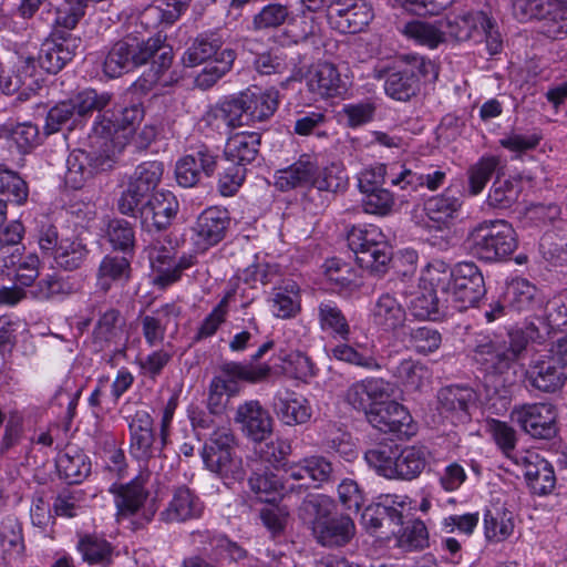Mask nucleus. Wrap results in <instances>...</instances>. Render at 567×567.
<instances>
[{"label":"nucleus","mask_w":567,"mask_h":567,"mask_svg":"<svg viewBox=\"0 0 567 567\" xmlns=\"http://www.w3.org/2000/svg\"><path fill=\"white\" fill-rule=\"evenodd\" d=\"M499 169H502L501 156L493 154L482 155L474 164L470 165L466 171V195L468 197L478 196Z\"/></svg>","instance_id":"37998d69"},{"label":"nucleus","mask_w":567,"mask_h":567,"mask_svg":"<svg viewBox=\"0 0 567 567\" xmlns=\"http://www.w3.org/2000/svg\"><path fill=\"white\" fill-rule=\"evenodd\" d=\"M380 101L378 96H368L361 101L344 104L340 114L348 127L358 128L374 120Z\"/></svg>","instance_id":"bf43d9fd"},{"label":"nucleus","mask_w":567,"mask_h":567,"mask_svg":"<svg viewBox=\"0 0 567 567\" xmlns=\"http://www.w3.org/2000/svg\"><path fill=\"white\" fill-rule=\"evenodd\" d=\"M195 535L200 538L202 544H207L209 546L210 555H213L215 559L239 561L247 557V550L225 534L205 530L197 532Z\"/></svg>","instance_id":"603ef678"},{"label":"nucleus","mask_w":567,"mask_h":567,"mask_svg":"<svg viewBox=\"0 0 567 567\" xmlns=\"http://www.w3.org/2000/svg\"><path fill=\"white\" fill-rule=\"evenodd\" d=\"M148 70L134 82L136 91L147 93L156 85L166 86L165 73L171 69L174 53L173 47L167 43L166 34L157 32L147 40L126 37L114 43L107 51L103 61V72L106 76L115 79L148 62Z\"/></svg>","instance_id":"f03ea898"},{"label":"nucleus","mask_w":567,"mask_h":567,"mask_svg":"<svg viewBox=\"0 0 567 567\" xmlns=\"http://www.w3.org/2000/svg\"><path fill=\"white\" fill-rule=\"evenodd\" d=\"M272 315L279 319L296 318L301 311V293L299 285L291 279L282 280L274 287L269 300Z\"/></svg>","instance_id":"79ce46f5"},{"label":"nucleus","mask_w":567,"mask_h":567,"mask_svg":"<svg viewBox=\"0 0 567 567\" xmlns=\"http://www.w3.org/2000/svg\"><path fill=\"white\" fill-rule=\"evenodd\" d=\"M274 177L275 186L280 192L305 189L301 204L312 215L323 212L331 199L349 186V177L342 163L332 162L321 167L315 153L300 154L289 166L277 169Z\"/></svg>","instance_id":"f257e3e1"},{"label":"nucleus","mask_w":567,"mask_h":567,"mask_svg":"<svg viewBox=\"0 0 567 567\" xmlns=\"http://www.w3.org/2000/svg\"><path fill=\"white\" fill-rule=\"evenodd\" d=\"M231 217L221 206L206 207L190 227V241L196 252L205 254L220 244L230 228Z\"/></svg>","instance_id":"9d476101"},{"label":"nucleus","mask_w":567,"mask_h":567,"mask_svg":"<svg viewBox=\"0 0 567 567\" xmlns=\"http://www.w3.org/2000/svg\"><path fill=\"white\" fill-rule=\"evenodd\" d=\"M128 452L144 470L154 458L166 457L164 450L168 444L169 435L156 429L155 420L146 410H136L127 417Z\"/></svg>","instance_id":"0eeeda50"},{"label":"nucleus","mask_w":567,"mask_h":567,"mask_svg":"<svg viewBox=\"0 0 567 567\" xmlns=\"http://www.w3.org/2000/svg\"><path fill=\"white\" fill-rule=\"evenodd\" d=\"M316 311L317 322L323 336L334 341H351L350 321L334 300L320 301Z\"/></svg>","instance_id":"bb28decb"},{"label":"nucleus","mask_w":567,"mask_h":567,"mask_svg":"<svg viewBox=\"0 0 567 567\" xmlns=\"http://www.w3.org/2000/svg\"><path fill=\"white\" fill-rule=\"evenodd\" d=\"M248 486L256 499L268 504L279 498L284 487L279 477L268 467L254 470L248 477Z\"/></svg>","instance_id":"8fccbe9b"},{"label":"nucleus","mask_w":567,"mask_h":567,"mask_svg":"<svg viewBox=\"0 0 567 567\" xmlns=\"http://www.w3.org/2000/svg\"><path fill=\"white\" fill-rule=\"evenodd\" d=\"M14 52L17 54L16 74L22 81L25 89L34 90L39 86L40 81H43V69L38 64V56L30 51L28 44H14Z\"/></svg>","instance_id":"864d4df0"},{"label":"nucleus","mask_w":567,"mask_h":567,"mask_svg":"<svg viewBox=\"0 0 567 567\" xmlns=\"http://www.w3.org/2000/svg\"><path fill=\"white\" fill-rule=\"evenodd\" d=\"M329 19L341 33L355 34L373 19V9L365 0H342L336 3Z\"/></svg>","instance_id":"aec40b11"},{"label":"nucleus","mask_w":567,"mask_h":567,"mask_svg":"<svg viewBox=\"0 0 567 567\" xmlns=\"http://www.w3.org/2000/svg\"><path fill=\"white\" fill-rule=\"evenodd\" d=\"M298 515L324 547L346 546L355 534L350 516L338 514L334 501L324 494H308L298 508Z\"/></svg>","instance_id":"7ed1b4c3"},{"label":"nucleus","mask_w":567,"mask_h":567,"mask_svg":"<svg viewBox=\"0 0 567 567\" xmlns=\"http://www.w3.org/2000/svg\"><path fill=\"white\" fill-rule=\"evenodd\" d=\"M270 374L267 363L227 362L221 367V375L215 377V388L220 389L227 396H234L239 392V381L257 383Z\"/></svg>","instance_id":"6ab92c4d"},{"label":"nucleus","mask_w":567,"mask_h":567,"mask_svg":"<svg viewBox=\"0 0 567 567\" xmlns=\"http://www.w3.org/2000/svg\"><path fill=\"white\" fill-rule=\"evenodd\" d=\"M368 422L380 432L399 440H408L416 433L409 410L396 401H380L368 411Z\"/></svg>","instance_id":"f8f14e48"},{"label":"nucleus","mask_w":567,"mask_h":567,"mask_svg":"<svg viewBox=\"0 0 567 567\" xmlns=\"http://www.w3.org/2000/svg\"><path fill=\"white\" fill-rule=\"evenodd\" d=\"M389 383L382 378L368 377L352 383L346 391L344 400L357 411H363L368 417V411L373 404H378L386 398Z\"/></svg>","instance_id":"cd10ccee"},{"label":"nucleus","mask_w":567,"mask_h":567,"mask_svg":"<svg viewBox=\"0 0 567 567\" xmlns=\"http://www.w3.org/2000/svg\"><path fill=\"white\" fill-rule=\"evenodd\" d=\"M58 475L68 484H81L91 474L92 462L81 449L69 446L55 458Z\"/></svg>","instance_id":"7c9ffc66"},{"label":"nucleus","mask_w":567,"mask_h":567,"mask_svg":"<svg viewBox=\"0 0 567 567\" xmlns=\"http://www.w3.org/2000/svg\"><path fill=\"white\" fill-rule=\"evenodd\" d=\"M248 124L269 120L279 106V92L275 89L241 91Z\"/></svg>","instance_id":"e433bc0d"},{"label":"nucleus","mask_w":567,"mask_h":567,"mask_svg":"<svg viewBox=\"0 0 567 567\" xmlns=\"http://www.w3.org/2000/svg\"><path fill=\"white\" fill-rule=\"evenodd\" d=\"M236 51L226 49L220 54V60L207 63L206 66L196 75L195 85L200 90L212 89L220 79H223L233 68L236 60Z\"/></svg>","instance_id":"e2e57ef3"},{"label":"nucleus","mask_w":567,"mask_h":567,"mask_svg":"<svg viewBox=\"0 0 567 567\" xmlns=\"http://www.w3.org/2000/svg\"><path fill=\"white\" fill-rule=\"evenodd\" d=\"M324 277L332 292L352 293L362 286L359 271L349 262L339 258H330L324 262Z\"/></svg>","instance_id":"c9c22d12"},{"label":"nucleus","mask_w":567,"mask_h":567,"mask_svg":"<svg viewBox=\"0 0 567 567\" xmlns=\"http://www.w3.org/2000/svg\"><path fill=\"white\" fill-rule=\"evenodd\" d=\"M1 135L17 147L19 154H27L39 144V128L31 122L4 125Z\"/></svg>","instance_id":"052dcab7"},{"label":"nucleus","mask_w":567,"mask_h":567,"mask_svg":"<svg viewBox=\"0 0 567 567\" xmlns=\"http://www.w3.org/2000/svg\"><path fill=\"white\" fill-rule=\"evenodd\" d=\"M134 256L106 254L96 271V289L103 293L109 292L113 287L125 286L132 276V260Z\"/></svg>","instance_id":"a878e982"},{"label":"nucleus","mask_w":567,"mask_h":567,"mask_svg":"<svg viewBox=\"0 0 567 567\" xmlns=\"http://www.w3.org/2000/svg\"><path fill=\"white\" fill-rule=\"evenodd\" d=\"M287 27L280 35L281 45H295L308 40L315 34L316 19L312 14H298L289 18Z\"/></svg>","instance_id":"338daca9"},{"label":"nucleus","mask_w":567,"mask_h":567,"mask_svg":"<svg viewBox=\"0 0 567 567\" xmlns=\"http://www.w3.org/2000/svg\"><path fill=\"white\" fill-rule=\"evenodd\" d=\"M261 133L243 131L231 134L225 145L224 154L230 163L239 164L247 168L260 152Z\"/></svg>","instance_id":"f704fd0d"},{"label":"nucleus","mask_w":567,"mask_h":567,"mask_svg":"<svg viewBox=\"0 0 567 567\" xmlns=\"http://www.w3.org/2000/svg\"><path fill=\"white\" fill-rule=\"evenodd\" d=\"M454 278V267L441 259L431 260L421 276V285L423 289H431L443 298L449 297L451 285Z\"/></svg>","instance_id":"3c124183"},{"label":"nucleus","mask_w":567,"mask_h":567,"mask_svg":"<svg viewBox=\"0 0 567 567\" xmlns=\"http://www.w3.org/2000/svg\"><path fill=\"white\" fill-rule=\"evenodd\" d=\"M471 355L477 369L485 375H502L513 365V355L508 354L507 342L496 337H477Z\"/></svg>","instance_id":"2eb2a0df"},{"label":"nucleus","mask_w":567,"mask_h":567,"mask_svg":"<svg viewBox=\"0 0 567 567\" xmlns=\"http://www.w3.org/2000/svg\"><path fill=\"white\" fill-rule=\"evenodd\" d=\"M76 290L74 277L54 271L41 277L32 289H29V297L38 301H61L76 292Z\"/></svg>","instance_id":"72a5a7b5"},{"label":"nucleus","mask_w":567,"mask_h":567,"mask_svg":"<svg viewBox=\"0 0 567 567\" xmlns=\"http://www.w3.org/2000/svg\"><path fill=\"white\" fill-rule=\"evenodd\" d=\"M338 342V344L331 347L326 346V351L331 359L369 371H380L382 369V363L372 353L358 351L354 347L350 346V341Z\"/></svg>","instance_id":"5fc2aeb1"},{"label":"nucleus","mask_w":567,"mask_h":567,"mask_svg":"<svg viewBox=\"0 0 567 567\" xmlns=\"http://www.w3.org/2000/svg\"><path fill=\"white\" fill-rule=\"evenodd\" d=\"M462 205V198L452 194V189L447 187L440 195L425 200L424 212L431 220L446 224L457 216Z\"/></svg>","instance_id":"de8ad7c7"},{"label":"nucleus","mask_w":567,"mask_h":567,"mask_svg":"<svg viewBox=\"0 0 567 567\" xmlns=\"http://www.w3.org/2000/svg\"><path fill=\"white\" fill-rule=\"evenodd\" d=\"M235 442L230 430L216 429L205 442L202 456L205 465L218 475H227L231 472V451Z\"/></svg>","instance_id":"412c9836"},{"label":"nucleus","mask_w":567,"mask_h":567,"mask_svg":"<svg viewBox=\"0 0 567 567\" xmlns=\"http://www.w3.org/2000/svg\"><path fill=\"white\" fill-rule=\"evenodd\" d=\"M78 542L75 548L82 560L89 565L107 566L113 560L114 546L103 534L76 533Z\"/></svg>","instance_id":"a19ab883"},{"label":"nucleus","mask_w":567,"mask_h":567,"mask_svg":"<svg viewBox=\"0 0 567 567\" xmlns=\"http://www.w3.org/2000/svg\"><path fill=\"white\" fill-rule=\"evenodd\" d=\"M451 308L447 298H443L442 295L431 290L423 289L417 296H415L410 305V311L412 316L421 320H437L444 316Z\"/></svg>","instance_id":"09e8293b"},{"label":"nucleus","mask_w":567,"mask_h":567,"mask_svg":"<svg viewBox=\"0 0 567 567\" xmlns=\"http://www.w3.org/2000/svg\"><path fill=\"white\" fill-rule=\"evenodd\" d=\"M526 379L533 388L554 393L564 386L567 374L561 364L546 353L530 361L526 370Z\"/></svg>","instance_id":"5701e85b"},{"label":"nucleus","mask_w":567,"mask_h":567,"mask_svg":"<svg viewBox=\"0 0 567 567\" xmlns=\"http://www.w3.org/2000/svg\"><path fill=\"white\" fill-rule=\"evenodd\" d=\"M522 467L524 478L530 492L538 496L550 494L556 486V475L551 463L535 451H525L517 455L516 464Z\"/></svg>","instance_id":"a211bd4d"},{"label":"nucleus","mask_w":567,"mask_h":567,"mask_svg":"<svg viewBox=\"0 0 567 567\" xmlns=\"http://www.w3.org/2000/svg\"><path fill=\"white\" fill-rule=\"evenodd\" d=\"M503 300L507 308L517 312L534 311L543 307L537 287L520 277L514 278L506 284Z\"/></svg>","instance_id":"4c0bfd02"},{"label":"nucleus","mask_w":567,"mask_h":567,"mask_svg":"<svg viewBox=\"0 0 567 567\" xmlns=\"http://www.w3.org/2000/svg\"><path fill=\"white\" fill-rule=\"evenodd\" d=\"M383 86L389 97L400 102L410 101L420 91L416 75L405 65L402 69L389 71Z\"/></svg>","instance_id":"49530a36"},{"label":"nucleus","mask_w":567,"mask_h":567,"mask_svg":"<svg viewBox=\"0 0 567 567\" xmlns=\"http://www.w3.org/2000/svg\"><path fill=\"white\" fill-rule=\"evenodd\" d=\"M347 243L362 269L385 274L393 249L382 229L373 224H359L350 228Z\"/></svg>","instance_id":"423d86ee"},{"label":"nucleus","mask_w":567,"mask_h":567,"mask_svg":"<svg viewBox=\"0 0 567 567\" xmlns=\"http://www.w3.org/2000/svg\"><path fill=\"white\" fill-rule=\"evenodd\" d=\"M393 377L406 391H416L430 382L431 371L420 361L404 359L394 369Z\"/></svg>","instance_id":"4d7b16f0"},{"label":"nucleus","mask_w":567,"mask_h":567,"mask_svg":"<svg viewBox=\"0 0 567 567\" xmlns=\"http://www.w3.org/2000/svg\"><path fill=\"white\" fill-rule=\"evenodd\" d=\"M404 34L415 41V43L426 47L431 50L439 48L445 41L444 27L441 25V19L434 23L425 21H410L404 25Z\"/></svg>","instance_id":"6e6d98bb"},{"label":"nucleus","mask_w":567,"mask_h":567,"mask_svg":"<svg viewBox=\"0 0 567 567\" xmlns=\"http://www.w3.org/2000/svg\"><path fill=\"white\" fill-rule=\"evenodd\" d=\"M311 92L321 97H336L347 92V84L331 63L319 64L308 81Z\"/></svg>","instance_id":"c03bdc74"},{"label":"nucleus","mask_w":567,"mask_h":567,"mask_svg":"<svg viewBox=\"0 0 567 567\" xmlns=\"http://www.w3.org/2000/svg\"><path fill=\"white\" fill-rule=\"evenodd\" d=\"M272 409L277 417L287 425L302 424L311 417L308 401L289 389H280L275 393Z\"/></svg>","instance_id":"c85d7f7f"},{"label":"nucleus","mask_w":567,"mask_h":567,"mask_svg":"<svg viewBox=\"0 0 567 567\" xmlns=\"http://www.w3.org/2000/svg\"><path fill=\"white\" fill-rule=\"evenodd\" d=\"M429 455L423 445L379 444L365 451L364 460L379 476L411 482L423 473Z\"/></svg>","instance_id":"20e7f679"},{"label":"nucleus","mask_w":567,"mask_h":567,"mask_svg":"<svg viewBox=\"0 0 567 567\" xmlns=\"http://www.w3.org/2000/svg\"><path fill=\"white\" fill-rule=\"evenodd\" d=\"M142 117L143 110L138 105L106 110L97 116L99 121L95 122L94 130L105 137H111L121 131L132 133Z\"/></svg>","instance_id":"473e14b6"},{"label":"nucleus","mask_w":567,"mask_h":567,"mask_svg":"<svg viewBox=\"0 0 567 567\" xmlns=\"http://www.w3.org/2000/svg\"><path fill=\"white\" fill-rule=\"evenodd\" d=\"M439 411L453 423H465L471 420L470 409L476 402L475 391L465 385H447L437 394Z\"/></svg>","instance_id":"4be33fe9"},{"label":"nucleus","mask_w":567,"mask_h":567,"mask_svg":"<svg viewBox=\"0 0 567 567\" xmlns=\"http://www.w3.org/2000/svg\"><path fill=\"white\" fill-rule=\"evenodd\" d=\"M282 268L275 261H255L246 267L237 277V281H241L249 288H257V282L262 286L270 285L281 277Z\"/></svg>","instance_id":"0e129e2a"},{"label":"nucleus","mask_w":567,"mask_h":567,"mask_svg":"<svg viewBox=\"0 0 567 567\" xmlns=\"http://www.w3.org/2000/svg\"><path fill=\"white\" fill-rule=\"evenodd\" d=\"M515 517L505 502L492 501L483 508V533L488 543H503L514 534Z\"/></svg>","instance_id":"b1692460"},{"label":"nucleus","mask_w":567,"mask_h":567,"mask_svg":"<svg viewBox=\"0 0 567 567\" xmlns=\"http://www.w3.org/2000/svg\"><path fill=\"white\" fill-rule=\"evenodd\" d=\"M235 420L251 441H266L272 434V417L258 401H248L237 409Z\"/></svg>","instance_id":"393cba45"},{"label":"nucleus","mask_w":567,"mask_h":567,"mask_svg":"<svg viewBox=\"0 0 567 567\" xmlns=\"http://www.w3.org/2000/svg\"><path fill=\"white\" fill-rule=\"evenodd\" d=\"M181 313V307L174 302H168L154 310L151 315L141 317L142 334L145 343L150 348L162 343L171 318L177 319Z\"/></svg>","instance_id":"58836bf2"},{"label":"nucleus","mask_w":567,"mask_h":567,"mask_svg":"<svg viewBox=\"0 0 567 567\" xmlns=\"http://www.w3.org/2000/svg\"><path fill=\"white\" fill-rule=\"evenodd\" d=\"M150 471H141L127 483H113L109 493L113 501L118 518L140 516L144 523H151L157 512L155 498L150 499V491L146 488Z\"/></svg>","instance_id":"6e6552de"},{"label":"nucleus","mask_w":567,"mask_h":567,"mask_svg":"<svg viewBox=\"0 0 567 567\" xmlns=\"http://www.w3.org/2000/svg\"><path fill=\"white\" fill-rule=\"evenodd\" d=\"M445 37L449 35L457 41H476L478 30L489 28L491 18L483 11L465 12L463 14H447L441 19Z\"/></svg>","instance_id":"c756f323"},{"label":"nucleus","mask_w":567,"mask_h":567,"mask_svg":"<svg viewBox=\"0 0 567 567\" xmlns=\"http://www.w3.org/2000/svg\"><path fill=\"white\" fill-rule=\"evenodd\" d=\"M205 511V503L195 489L185 484L174 486L166 507L159 512V520L165 524L186 523L199 519Z\"/></svg>","instance_id":"f3484780"},{"label":"nucleus","mask_w":567,"mask_h":567,"mask_svg":"<svg viewBox=\"0 0 567 567\" xmlns=\"http://www.w3.org/2000/svg\"><path fill=\"white\" fill-rule=\"evenodd\" d=\"M81 39L70 32L52 30L38 51V64L45 73L56 74L75 56Z\"/></svg>","instance_id":"4468645a"},{"label":"nucleus","mask_w":567,"mask_h":567,"mask_svg":"<svg viewBox=\"0 0 567 567\" xmlns=\"http://www.w3.org/2000/svg\"><path fill=\"white\" fill-rule=\"evenodd\" d=\"M522 190V177L509 176L503 178L497 175L488 190L485 203L495 209H508L517 203Z\"/></svg>","instance_id":"a18cd8bd"},{"label":"nucleus","mask_w":567,"mask_h":567,"mask_svg":"<svg viewBox=\"0 0 567 567\" xmlns=\"http://www.w3.org/2000/svg\"><path fill=\"white\" fill-rule=\"evenodd\" d=\"M415 509L412 499L406 495L385 494L364 507L361 525L368 533H375L384 519L396 526H404L405 518Z\"/></svg>","instance_id":"9b49d317"},{"label":"nucleus","mask_w":567,"mask_h":567,"mask_svg":"<svg viewBox=\"0 0 567 567\" xmlns=\"http://www.w3.org/2000/svg\"><path fill=\"white\" fill-rule=\"evenodd\" d=\"M484 277L473 261H461L454 266V278L449 292V303L457 311L475 307L485 296Z\"/></svg>","instance_id":"1a4fd4ad"},{"label":"nucleus","mask_w":567,"mask_h":567,"mask_svg":"<svg viewBox=\"0 0 567 567\" xmlns=\"http://www.w3.org/2000/svg\"><path fill=\"white\" fill-rule=\"evenodd\" d=\"M508 354L513 355V363L526 350L529 343L543 344L547 339V330L540 331L535 322H526L524 327L516 328L508 333Z\"/></svg>","instance_id":"13d9d810"},{"label":"nucleus","mask_w":567,"mask_h":567,"mask_svg":"<svg viewBox=\"0 0 567 567\" xmlns=\"http://www.w3.org/2000/svg\"><path fill=\"white\" fill-rule=\"evenodd\" d=\"M179 210L176 196L166 189L153 193L140 208L142 227L147 231L167 229Z\"/></svg>","instance_id":"dca6fc26"},{"label":"nucleus","mask_w":567,"mask_h":567,"mask_svg":"<svg viewBox=\"0 0 567 567\" xmlns=\"http://www.w3.org/2000/svg\"><path fill=\"white\" fill-rule=\"evenodd\" d=\"M464 247L470 255L486 262L503 261L511 258L518 247L517 234L504 219H486L472 227Z\"/></svg>","instance_id":"39448f33"},{"label":"nucleus","mask_w":567,"mask_h":567,"mask_svg":"<svg viewBox=\"0 0 567 567\" xmlns=\"http://www.w3.org/2000/svg\"><path fill=\"white\" fill-rule=\"evenodd\" d=\"M511 420L534 439L550 440L558 433L557 411L550 403L515 406Z\"/></svg>","instance_id":"ddd939ff"},{"label":"nucleus","mask_w":567,"mask_h":567,"mask_svg":"<svg viewBox=\"0 0 567 567\" xmlns=\"http://www.w3.org/2000/svg\"><path fill=\"white\" fill-rule=\"evenodd\" d=\"M254 452L260 462L269 464L276 470H282L291 453V444L288 440L280 437L269 442L260 441L256 442Z\"/></svg>","instance_id":"69168bd1"},{"label":"nucleus","mask_w":567,"mask_h":567,"mask_svg":"<svg viewBox=\"0 0 567 567\" xmlns=\"http://www.w3.org/2000/svg\"><path fill=\"white\" fill-rule=\"evenodd\" d=\"M219 34L215 32L199 33L185 50L182 62L186 68H194L220 60V54L227 49Z\"/></svg>","instance_id":"2f4dec72"},{"label":"nucleus","mask_w":567,"mask_h":567,"mask_svg":"<svg viewBox=\"0 0 567 567\" xmlns=\"http://www.w3.org/2000/svg\"><path fill=\"white\" fill-rule=\"evenodd\" d=\"M89 255L85 244L79 239H61L53 259L59 268L65 271H74L84 264Z\"/></svg>","instance_id":"680f3d73"},{"label":"nucleus","mask_w":567,"mask_h":567,"mask_svg":"<svg viewBox=\"0 0 567 567\" xmlns=\"http://www.w3.org/2000/svg\"><path fill=\"white\" fill-rule=\"evenodd\" d=\"M0 195L7 197V203L11 202L18 206L27 203L29 197L28 183L19 173L0 166Z\"/></svg>","instance_id":"774afa93"},{"label":"nucleus","mask_w":567,"mask_h":567,"mask_svg":"<svg viewBox=\"0 0 567 567\" xmlns=\"http://www.w3.org/2000/svg\"><path fill=\"white\" fill-rule=\"evenodd\" d=\"M405 319L404 307L389 292L379 296L370 311L371 322L383 331H394L403 326Z\"/></svg>","instance_id":"ea45409f"}]
</instances>
